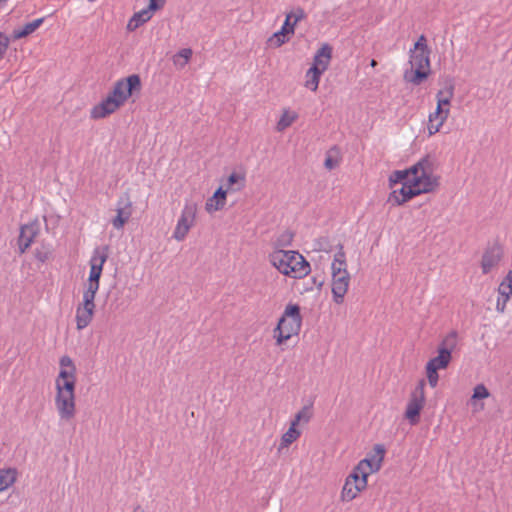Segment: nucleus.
<instances>
[{"label": "nucleus", "instance_id": "1", "mask_svg": "<svg viewBox=\"0 0 512 512\" xmlns=\"http://www.w3.org/2000/svg\"><path fill=\"white\" fill-rule=\"evenodd\" d=\"M438 184L434 174V160L427 155L411 167L408 182H404L400 189L393 190L387 202L393 206L401 205L417 195L434 191Z\"/></svg>", "mask_w": 512, "mask_h": 512}, {"label": "nucleus", "instance_id": "2", "mask_svg": "<svg viewBox=\"0 0 512 512\" xmlns=\"http://www.w3.org/2000/svg\"><path fill=\"white\" fill-rule=\"evenodd\" d=\"M108 246L96 247L91 255L90 273L88 282L83 292V301L76 309V326L78 330H83L92 321L95 311V296L99 290L100 277L102 275L103 266L108 259Z\"/></svg>", "mask_w": 512, "mask_h": 512}, {"label": "nucleus", "instance_id": "3", "mask_svg": "<svg viewBox=\"0 0 512 512\" xmlns=\"http://www.w3.org/2000/svg\"><path fill=\"white\" fill-rule=\"evenodd\" d=\"M61 370L56 379L55 406L60 420L70 421L76 414V367L69 356L60 358Z\"/></svg>", "mask_w": 512, "mask_h": 512}, {"label": "nucleus", "instance_id": "4", "mask_svg": "<svg viewBox=\"0 0 512 512\" xmlns=\"http://www.w3.org/2000/svg\"><path fill=\"white\" fill-rule=\"evenodd\" d=\"M385 449L382 445H375L374 454L370 458L362 459L347 477L342 488L341 498L344 501H352L359 492L367 486V477L381 468Z\"/></svg>", "mask_w": 512, "mask_h": 512}, {"label": "nucleus", "instance_id": "5", "mask_svg": "<svg viewBox=\"0 0 512 512\" xmlns=\"http://www.w3.org/2000/svg\"><path fill=\"white\" fill-rule=\"evenodd\" d=\"M141 80L138 74H132L115 82L112 91L91 110V118L102 119L119 109L134 91H140Z\"/></svg>", "mask_w": 512, "mask_h": 512}, {"label": "nucleus", "instance_id": "6", "mask_svg": "<svg viewBox=\"0 0 512 512\" xmlns=\"http://www.w3.org/2000/svg\"><path fill=\"white\" fill-rule=\"evenodd\" d=\"M269 262L281 274L293 279H302L310 273V264L297 251L276 249L269 254Z\"/></svg>", "mask_w": 512, "mask_h": 512}, {"label": "nucleus", "instance_id": "7", "mask_svg": "<svg viewBox=\"0 0 512 512\" xmlns=\"http://www.w3.org/2000/svg\"><path fill=\"white\" fill-rule=\"evenodd\" d=\"M454 95V85H446L436 94L437 106L434 112L429 114L427 130L430 136L439 132L450 114V104Z\"/></svg>", "mask_w": 512, "mask_h": 512}, {"label": "nucleus", "instance_id": "8", "mask_svg": "<svg viewBox=\"0 0 512 512\" xmlns=\"http://www.w3.org/2000/svg\"><path fill=\"white\" fill-rule=\"evenodd\" d=\"M409 68H406L403 78L413 85H420L430 74V51H409Z\"/></svg>", "mask_w": 512, "mask_h": 512}, {"label": "nucleus", "instance_id": "9", "mask_svg": "<svg viewBox=\"0 0 512 512\" xmlns=\"http://www.w3.org/2000/svg\"><path fill=\"white\" fill-rule=\"evenodd\" d=\"M457 343L458 333L452 330L442 339L437 349L438 355L431 358L427 362L426 367L437 371L447 368L452 359V352L457 347Z\"/></svg>", "mask_w": 512, "mask_h": 512}, {"label": "nucleus", "instance_id": "10", "mask_svg": "<svg viewBox=\"0 0 512 512\" xmlns=\"http://www.w3.org/2000/svg\"><path fill=\"white\" fill-rule=\"evenodd\" d=\"M425 404V380L421 379L410 395L405 417L411 425L419 422V414Z\"/></svg>", "mask_w": 512, "mask_h": 512}, {"label": "nucleus", "instance_id": "11", "mask_svg": "<svg viewBox=\"0 0 512 512\" xmlns=\"http://www.w3.org/2000/svg\"><path fill=\"white\" fill-rule=\"evenodd\" d=\"M197 214V205L195 203H186L183 207L181 215L177 221V225L173 232V238L182 241L187 236L189 230L194 225Z\"/></svg>", "mask_w": 512, "mask_h": 512}, {"label": "nucleus", "instance_id": "12", "mask_svg": "<svg viewBox=\"0 0 512 512\" xmlns=\"http://www.w3.org/2000/svg\"><path fill=\"white\" fill-rule=\"evenodd\" d=\"M40 232V224L37 220H34L28 224L22 225L20 228V235L18 238V247L20 254L31 246L34 239Z\"/></svg>", "mask_w": 512, "mask_h": 512}, {"label": "nucleus", "instance_id": "13", "mask_svg": "<svg viewBox=\"0 0 512 512\" xmlns=\"http://www.w3.org/2000/svg\"><path fill=\"white\" fill-rule=\"evenodd\" d=\"M350 284V275L348 271L343 274H332V294L333 300L337 304L343 303L344 296L348 291Z\"/></svg>", "mask_w": 512, "mask_h": 512}, {"label": "nucleus", "instance_id": "14", "mask_svg": "<svg viewBox=\"0 0 512 512\" xmlns=\"http://www.w3.org/2000/svg\"><path fill=\"white\" fill-rule=\"evenodd\" d=\"M498 298L496 302V310L503 313L506 309V304L512 296V270H509L505 278L498 286Z\"/></svg>", "mask_w": 512, "mask_h": 512}, {"label": "nucleus", "instance_id": "15", "mask_svg": "<svg viewBox=\"0 0 512 512\" xmlns=\"http://www.w3.org/2000/svg\"><path fill=\"white\" fill-rule=\"evenodd\" d=\"M502 258V250L499 246H492L488 248L481 260V269L483 274H488L494 269Z\"/></svg>", "mask_w": 512, "mask_h": 512}, {"label": "nucleus", "instance_id": "16", "mask_svg": "<svg viewBox=\"0 0 512 512\" xmlns=\"http://www.w3.org/2000/svg\"><path fill=\"white\" fill-rule=\"evenodd\" d=\"M332 58V47L328 43H324L317 50L313 57V64L311 67L318 68L319 71L324 73L330 64Z\"/></svg>", "mask_w": 512, "mask_h": 512}, {"label": "nucleus", "instance_id": "17", "mask_svg": "<svg viewBox=\"0 0 512 512\" xmlns=\"http://www.w3.org/2000/svg\"><path fill=\"white\" fill-rule=\"evenodd\" d=\"M132 215V207L130 201H122L118 202V206L116 208V216L112 219V225L115 229L121 230L124 225L128 222Z\"/></svg>", "mask_w": 512, "mask_h": 512}, {"label": "nucleus", "instance_id": "18", "mask_svg": "<svg viewBox=\"0 0 512 512\" xmlns=\"http://www.w3.org/2000/svg\"><path fill=\"white\" fill-rule=\"evenodd\" d=\"M280 319H285V325H287V319H290L291 330H300L302 324L300 307L297 304H288Z\"/></svg>", "mask_w": 512, "mask_h": 512}, {"label": "nucleus", "instance_id": "19", "mask_svg": "<svg viewBox=\"0 0 512 512\" xmlns=\"http://www.w3.org/2000/svg\"><path fill=\"white\" fill-rule=\"evenodd\" d=\"M155 11V9H151V6L148 5V7L134 13L127 24V29L129 31L136 30L138 27L148 22L152 18Z\"/></svg>", "mask_w": 512, "mask_h": 512}, {"label": "nucleus", "instance_id": "20", "mask_svg": "<svg viewBox=\"0 0 512 512\" xmlns=\"http://www.w3.org/2000/svg\"><path fill=\"white\" fill-rule=\"evenodd\" d=\"M300 330H291V326L285 325V319H279L277 327L274 330V337L276 338L277 344H282L291 338L293 334H298Z\"/></svg>", "mask_w": 512, "mask_h": 512}, {"label": "nucleus", "instance_id": "21", "mask_svg": "<svg viewBox=\"0 0 512 512\" xmlns=\"http://www.w3.org/2000/svg\"><path fill=\"white\" fill-rule=\"evenodd\" d=\"M347 271L346 254L343 245H339L338 251L334 255V259L331 264L332 274H343Z\"/></svg>", "mask_w": 512, "mask_h": 512}, {"label": "nucleus", "instance_id": "22", "mask_svg": "<svg viewBox=\"0 0 512 512\" xmlns=\"http://www.w3.org/2000/svg\"><path fill=\"white\" fill-rule=\"evenodd\" d=\"M43 22H44V18L42 17V18L35 19L32 22L25 24L20 29H15L13 31V35H12L13 39H15V40L21 39V38H24V37L32 34L43 24Z\"/></svg>", "mask_w": 512, "mask_h": 512}, {"label": "nucleus", "instance_id": "23", "mask_svg": "<svg viewBox=\"0 0 512 512\" xmlns=\"http://www.w3.org/2000/svg\"><path fill=\"white\" fill-rule=\"evenodd\" d=\"M245 186V175L242 173L233 172L229 175L224 184V187L229 192H238L242 190Z\"/></svg>", "mask_w": 512, "mask_h": 512}, {"label": "nucleus", "instance_id": "24", "mask_svg": "<svg viewBox=\"0 0 512 512\" xmlns=\"http://www.w3.org/2000/svg\"><path fill=\"white\" fill-rule=\"evenodd\" d=\"M322 74L318 68L310 67L305 74L304 86L313 92L317 91Z\"/></svg>", "mask_w": 512, "mask_h": 512}, {"label": "nucleus", "instance_id": "25", "mask_svg": "<svg viewBox=\"0 0 512 512\" xmlns=\"http://www.w3.org/2000/svg\"><path fill=\"white\" fill-rule=\"evenodd\" d=\"M17 479V471L14 468L0 469V492L12 486Z\"/></svg>", "mask_w": 512, "mask_h": 512}, {"label": "nucleus", "instance_id": "26", "mask_svg": "<svg viewBox=\"0 0 512 512\" xmlns=\"http://www.w3.org/2000/svg\"><path fill=\"white\" fill-rule=\"evenodd\" d=\"M298 118V114L290 109H284L283 113L277 122L276 130L278 132H283L289 126L293 124L294 121Z\"/></svg>", "mask_w": 512, "mask_h": 512}, {"label": "nucleus", "instance_id": "27", "mask_svg": "<svg viewBox=\"0 0 512 512\" xmlns=\"http://www.w3.org/2000/svg\"><path fill=\"white\" fill-rule=\"evenodd\" d=\"M296 427L297 426H293L292 423L290 424L289 429L281 437L279 449L288 447L300 437L301 432Z\"/></svg>", "mask_w": 512, "mask_h": 512}, {"label": "nucleus", "instance_id": "28", "mask_svg": "<svg viewBox=\"0 0 512 512\" xmlns=\"http://www.w3.org/2000/svg\"><path fill=\"white\" fill-rule=\"evenodd\" d=\"M193 51L190 48H183L173 56V64L182 69L184 68L192 57Z\"/></svg>", "mask_w": 512, "mask_h": 512}, {"label": "nucleus", "instance_id": "29", "mask_svg": "<svg viewBox=\"0 0 512 512\" xmlns=\"http://www.w3.org/2000/svg\"><path fill=\"white\" fill-rule=\"evenodd\" d=\"M411 177V168L406 170H396L392 172L389 177L390 185L408 182V179Z\"/></svg>", "mask_w": 512, "mask_h": 512}, {"label": "nucleus", "instance_id": "30", "mask_svg": "<svg viewBox=\"0 0 512 512\" xmlns=\"http://www.w3.org/2000/svg\"><path fill=\"white\" fill-rule=\"evenodd\" d=\"M312 417V407L304 406L299 412L296 413L294 419L291 421L293 426L299 425L301 422L308 423Z\"/></svg>", "mask_w": 512, "mask_h": 512}, {"label": "nucleus", "instance_id": "31", "mask_svg": "<svg viewBox=\"0 0 512 512\" xmlns=\"http://www.w3.org/2000/svg\"><path fill=\"white\" fill-rule=\"evenodd\" d=\"M293 237H294V234L289 230L282 232L277 237V239L275 241V245H276L277 249H282L284 247L290 246L292 243Z\"/></svg>", "mask_w": 512, "mask_h": 512}, {"label": "nucleus", "instance_id": "32", "mask_svg": "<svg viewBox=\"0 0 512 512\" xmlns=\"http://www.w3.org/2000/svg\"><path fill=\"white\" fill-rule=\"evenodd\" d=\"M490 396V393L486 386L484 384H478L475 386L473 390V394L471 397L472 401L479 400V399H485Z\"/></svg>", "mask_w": 512, "mask_h": 512}, {"label": "nucleus", "instance_id": "33", "mask_svg": "<svg viewBox=\"0 0 512 512\" xmlns=\"http://www.w3.org/2000/svg\"><path fill=\"white\" fill-rule=\"evenodd\" d=\"M295 31V24L291 20V16H287L285 18V21L279 31H277V35H287V34H294Z\"/></svg>", "mask_w": 512, "mask_h": 512}, {"label": "nucleus", "instance_id": "34", "mask_svg": "<svg viewBox=\"0 0 512 512\" xmlns=\"http://www.w3.org/2000/svg\"><path fill=\"white\" fill-rule=\"evenodd\" d=\"M226 204V201H220V199H215L211 201V197L207 200L205 209L207 212L212 213L218 210H221Z\"/></svg>", "mask_w": 512, "mask_h": 512}, {"label": "nucleus", "instance_id": "35", "mask_svg": "<svg viewBox=\"0 0 512 512\" xmlns=\"http://www.w3.org/2000/svg\"><path fill=\"white\" fill-rule=\"evenodd\" d=\"M9 45L10 38L6 34L0 32V61L4 58Z\"/></svg>", "mask_w": 512, "mask_h": 512}, {"label": "nucleus", "instance_id": "36", "mask_svg": "<svg viewBox=\"0 0 512 512\" xmlns=\"http://www.w3.org/2000/svg\"><path fill=\"white\" fill-rule=\"evenodd\" d=\"M287 16H291L292 22L296 25L299 21L305 18L306 14L304 10L300 7L290 11L286 14Z\"/></svg>", "mask_w": 512, "mask_h": 512}, {"label": "nucleus", "instance_id": "37", "mask_svg": "<svg viewBox=\"0 0 512 512\" xmlns=\"http://www.w3.org/2000/svg\"><path fill=\"white\" fill-rule=\"evenodd\" d=\"M426 374H427L428 383L430 384V386L432 388H435L437 386L438 380H439L438 371L426 367Z\"/></svg>", "mask_w": 512, "mask_h": 512}, {"label": "nucleus", "instance_id": "38", "mask_svg": "<svg viewBox=\"0 0 512 512\" xmlns=\"http://www.w3.org/2000/svg\"><path fill=\"white\" fill-rule=\"evenodd\" d=\"M410 50H415V51H430V49L428 48L427 46V40H426V37L424 35H421L418 40L416 41V43L414 44L413 48H411Z\"/></svg>", "mask_w": 512, "mask_h": 512}, {"label": "nucleus", "instance_id": "39", "mask_svg": "<svg viewBox=\"0 0 512 512\" xmlns=\"http://www.w3.org/2000/svg\"><path fill=\"white\" fill-rule=\"evenodd\" d=\"M229 191L222 186L219 187L214 194L211 196V201H214L215 199H220V201H226V196Z\"/></svg>", "mask_w": 512, "mask_h": 512}, {"label": "nucleus", "instance_id": "40", "mask_svg": "<svg viewBox=\"0 0 512 512\" xmlns=\"http://www.w3.org/2000/svg\"><path fill=\"white\" fill-rule=\"evenodd\" d=\"M339 164L337 158H333L331 153H329L325 159L324 165L327 169L332 170Z\"/></svg>", "mask_w": 512, "mask_h": 512}, {"label": "nucleus", "instance_id": "41", "mask_svg": "<svg viewBox=\"0 0 512 512\" xmlns=\"http://www.w3.org/2000/svg\"><path fill=\"white\" fill-rule=\"evenodd\" d=\"M285 36L286 35H277V32H275L273 36L269 38V42L274 43L276 47H280L286 42Z\"/></svg>", "mask_w": 512, "mask_h": 512}, {"label": "nucleus", "instance_id": "42", "mask_svg": "<svg viewBox=\"0 0 512 512\" xmlns=\"http://www.w3.org/2000/svg\"><path fill=\"white\" fill-rule=\"evenodd\" d=\"M165 4V0H149V6L151 9L159 10Z\"/></svg>", "mask_w": 512, "mask_h": 512}, {"label": "nucleus", "instance_id": "43", "mask_svg": "<svg viewBox=\"0 0 512 512\" xmlns=\"http://www.w3.org/2000/svg\"><path fill=\"white\" fill-rule=\"evenodd\" d=\"M37 259H39L41 262H44L46 260V255H43L41 253L36 254Z\"/></svg>", "mask_w": 512, "mask_h": 512}, {"label": "nucleus", "instance_id": "44", "mask_svg": "<svg viewBox=\"0 0 512 512\" xmlns=\"http://www.w3.org/2000/svg\"><path fill=\"white\" fill-rule=\"evenodd\" d=\"M132 512H145L140 505L134 507Z\"/></svg>", "mask_w": 512, "mask_h": 512}, {"label": "nucleus", "instance_id": "45", "mask_svg": "<svg viewBox=\"0 0 512 512\" xmlns=\"http://www.w3.org/2000/svg\"><path fill=\"white\" fill-rule=\"evenodd\" d=\"M376 65H377V61L372 59L371 62H370V66L371 67H376Z\"/></svg>", "mask_w": 512, "mask_h": 512}, {"label": "nucleus", "instance_id": "46", "mask_svg": "<svg viewBox=\"0 0 512 512\" xmlns=\"http://www.w3.org/2000/svg\"><path fill=\"white\" fill-rule=\"evenodd\" d=\"M287 327H290V319H287Z\"/></svg>", "mask_w": 512, "mask_h": 512}, {"label": "nucleus", "instance_id": "47", "mask_svg": "<svg viewBox=\"0 0 512 512\" xmlns=\"http://www.w3.org/2000/svg\"><path fill=\"white\" fill-rule=\"evenodd\" d=\"M88 2H95L96 0H87Z\"/></svg>", "mask_w": 512, "mask_h": 512}]
</instances>
